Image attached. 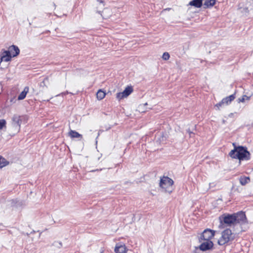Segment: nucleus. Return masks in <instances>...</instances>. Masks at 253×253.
Returning a JSON list of instances; mask_svg holds the SVG:
<instances>
[{"label":"nucleus","mask_w":253,"mask_h":253,"mask_svg":"<svg viewBox=\"0 0 253 253\" xmlns=\"http://www.w3.org/2000/svg\"><path fill=\"white\" fill-rule=\"evenodd\" d=\"M235 98V94H233L229 95V96L226 97L222 99V100L218 103L215 105V107L219 109L220 107H221L224 105H227L231 103V102Z\"/></svg>","instance_id":"nucleus-7"},{"label":"nucleus","mask_w":253,"mask_h":253,"mask_svg":"<svg viewBox=\"0 0 253 253\" xmlns=\"http://www.w3.org/2000/svg\"><path fill=\"white\" fill-rule=\"evenodd\" d=\"M187 132L189 133V136L191 137H193V136L194 135V133L193 132L191 131L190 129H187Z\"/></svg>","instance_id":"nucleus-26"},{"label":"nucleus","mask_w":253,"mask_h":253,"mask_svg":"<svg viewBox=\"0 0 253 253\" xmlns=\"http://www.w3.org/2000/svg\"><path fill=\"white\" fill-rule=\"evenodd\" d=\"M194 253H196V252L195 251V252H194Z\"/></svg>","instance_id":"nucleus-31"},{"label":"nucleus","mask_w":253,"mask_h":253,"mask_svg":"<svg viewBox=\"0 0 253 253\" xmlns=\"http://www.w3.org/2000/svg\"><path fill=\"white\" fill-rule=\"evenodd\" d=\"M126 97L125 96H124V94H122V92H119L117 94V98L119 99V100H121L124 98Z\"/></svg>","instance_id":"nucleus-25"},{"label":"nucleus","mask_w":253,"mask_h":253,"mask_svg":"<svg viewBox=\"0 0 253 253\" xmlns=\"http://www.w3.org/2000/svg\"><path fill=\"white\" fill-rule=\"evenodd\" d=\"M235 217L234 216L233 214H223L219 217L220 224L219 228L222 229L224 228L225 226H231L235 225Z\"/></svg>","instance_id":"nucleus-2"},{"label":"nucleus","mask_w":253,"mask_h":253,"mask_svg":"<svg viewBox=\"0 0 253 253\" xmlns=\"http://www.w3.org/2000/svg\"><path fill=\"white\" fill-rule=\"evenodd\" d=\"M233 145H235L234 143ZM229 155L233 159H238L240 162L241 161H248L250 159V153L248 151L246 147L234 146V149L232 150L229 153Z\"/></svg>","instance_id":"nucleus-1"},{"label":"nucleus","mask_w":253,"mask_h":253,"mask_svg":"<svg viewBox=\"0 0 253 253\" xmlns=\"http://www.w3.org/2000/svg\"><path fill=\"white\" fill-rule=\"evenodd\" d=\"M8 52L10 53V55L12 57H14L18 55L20 53V50L18 46L12 45L8 48V50H7Z\"/></svg>","instance_id":"nucleus-11"},{"label":"nucleus","mask_w":253,"mask_h":253,"mask_svg":"<svg viewBox=\"0 0 253 253\" xmlns=\"http://www.w3.org/2000/svg\"><path fill=\"white\" fill-rule=\"evenodd\" d=\"M28 91L29 87L28 86L25 87L23 91H22L19 95L18 97V100H20L24 99L25 98L26 94L28 92Z\"/></svg>","instance_id":"nucleus-15"},{"label":"nucleus","mask_w":253,"mask_h":253,"mask_svg":"<svg viewBox=\"0 0 253 253\" xmlns=\"http://www.w3.org/2000/svg\"><path fill=\"white\" fill-rule=\"evenodd\" d=\"M215 3V0H206L203 4L204 8H208L213 6Z\"/></svg>","instance_id":"nucleus-14"},{"label":"nucleus","mask_w":253,"mask_h":253,"mask_svg":"<svg viewBox=\"0 0 253 253\" xmlns=\"http://www.w3.org/2000/svg\"><path fill=\"white\" fill-rule=\"evenodd\" d=\"M209 185L210 187H214L215 185V184L214 183H210Z\"/></svg>","instance_id":"nucleus-28"},{"label":"nucleus","mask_w":253,"mask_h":253,"mask_svg":"<svg viewBox=\"0 0 253 253\" xmlns=\"http://www.w3.org/2000/svg\"><path fill=\"white\" fill-rule=\"evenodd\" d=\"M22 120L21 117L17 115H14L12 118L11 126L16 132H18L20 129Z\"/></svg>","instance_id":"nucleus-6"},{"label":"nucleus","mask_w":253,"mask_h":253,"mask_svg":"<svg viewBox=\"0 0 253 253\" xmlns=\"http://www.w3.org/2000/svg\"><path fill=\"white\" fill-rule=\"evenodd\" d=\"M173 184V181L168 176H164L161 178L159 186L162 189H165V191L170 193L172 191V186Z\"/></svg>","instance_id":"nucleus-3"},{"label":"nucleus","mask_w":253,"mask_h":253,"mask_svg":"<svg viewBox=\"0 0 253 253\" xmlns=\"http://www.w3.org/2000/svg\"><path fill=\"white\" fill-rule=\"evenodd\" d=\"M97 1H98L99 2H100V3H102L103 4V5L104 6V0H97Z\"/></svg>","instance_id":"nucleus-29"},{"label":"nucleus","mask_w":253,"mask_h":253,"mask_svg":"<svg viewBox=\"0 0 253 253\" xmlns=\"http://www.w3.org/2000/svg\"><path fill=\"white\" fill-rule=\"evenodd\" d=\"M59 244L62 246V243L61 242L59 243Z\"/></svg>","instance_id":"nucleus-30"},{"label":"nucleus","mask_w":253,"mask_h":253,"mask_svg":"<svg viewBox=\"0 0 253 253\" xmlns=\"http://www.w3.org/2000/svg\"><path fill=\"white\" fill-rule=\"evenodd\" d=\"M188 5L193 6L196 8H200L203 5V0H192L189 2Z\"/></svg>","instance_id":"nucleus-13"},{"label":"nucleus","mask_w":253,"mask_h":253,"mask_svg":"<svg viewBox=\"0 0 253 253\" xmlns=\"http://www.w3.org/2000/svg\"><path fill=\"white\" fill-rule=\"evenodd\" d=\"M169 54L167 52H164L162 56V58L163 59V60L165 61L168 60L169 58Z\"/></svg>","instance_id":"nucleus-23"},{"label":"nucleus","mask_w":253,"mask_h":253,"mask_svg":"<svg viewBox=\"0 0 253 253\" xmlns=\"http://www.w3.org/2000/svg\"><path fill=\"white\" fill-rule=\"evenodd\" d=\"M48 79L45 78L43 79V81L40 83V86L42 87H46L47 84H48Z\"/></svg>","instance_id":"nucleus-21"},{"label":"nucleus","mask_w":253,"mask_h":253,"mask_svg":"<svg viewBox=\"0 0 253 253\" xmlns=\"http://www.w3.org/2000/svg\"><path fill=\"white\" fill-rule=\"evenodd\" d=\"M8 162L3 158L0 157V169L8 165Z\"/></svg>","instance_id":"nucleus-20"},{"label":"nucleus","mask_w":253,"mask_h":253,"mask_svg":"<svg viewBox=\"0 0 253 253\" xmlns=\"http://www.w3.org/2000/svg\"><path fill=\"white\" fill-rule=\"evenodd\" d=\"M105 95L106 93L104 91L99 89L96 93V97L98 100H101L104 98Z\"/></svg>","instance_id":"nucleus-18"},{"label":"nucleus","mask_w":253,"mask_h":253,"mask_svg":"<svg viewBox=\"0 0 253 253\" xmlns=\"http://www.w3.org/2000/svg\"><path fill=\"white\" fill-rule=\"evenodd\" d=\"M250 181L249 177H241L240 178V182L242 185H245Z\"/></svg>","instance_id":"nucleus-19"},{"label":"nucleus","mask_w":253,"mask_h":253,"mask_svg":"<svg viewBox=\"0 0 253 253\" xmlns=\"http://www.w3.org/2000/svg\"><path fill=\"white\" fill-rule=\"evenodd\" d=\"M244 97H246L247 100H249L250 99V96H248L246 95H244L241 98H239L237 100L238 103L244 102L245 101Z\"/></svg>","instance_id":"nucleus-22"},{"label":"nucleus","mask_w":253,"mask_h":253,"mask_svg":"<svg viewBox=\"0 0 253 253\" xmlns=\"http://www.w3.org/2000/svg\"><path fill=\"white\" fill-rule=\"evenodd\" d=\"M114 251L116 253H126L127 248L125 244H117Z\"/></svg>","instance_id":"nucleus-12"},{"label":"nucleus","mask_w":253,"mask_h":253,"mask_svg":"<svg viewBox=\"0 0 253 253\" xmlns=\"http://www.w3.org/2000/svg\"><path fill=\"white\" fill-rule=\"evenodd\" d=\"M201 244L199 247V249L202 251H206L210 250L213 248V243L211 241H203L200 242Z\"/></svg>","instance_id":"nucleus-9"},{"label":"nucleus","mask_w":253,"mask_h":253,"mask_svg":"<svg viewBox=\"0 0 253 253\" xmlns=\"http://www.w3.org/2000/svg\"><path fill=\"white\" fill-rule=\"evenodd\" d=\"M234 236L229 229H226L221 233V237L218 241L219 245H224L229 241L233 240Z\"/></svg>","instance_id":"nucleus-4"},{"label":"nucleus","mask_w":253,"mask_h":253,"mask_svg":"<svg viewBox=\"0 0 253 253\" xmlns=\"http://www.w3.org/2000/svg\"><path fill=\"white\" fill-rule=\"evenodd\" d=\"M7 50L2 49L0 52V62H7L11 61L12 57Z\"/></svg>","instance_id":"nucleus-10"},{"label":"nucleus","mask_w":253,"mask_h":253,"mask_svg":"<svg viewBox=\"0 0 253 253\" xmlns=\"http://www.w3.org/2000/svg\"><path fill=\"white\" fill-rule=\"evenodd\" d=\"M69 135L71 138H82V135L75 130H71Z\"/></svg>","instance_id":"nucleus-16"},{"label":"nucleus","mask_w":253,"mask_h":253,"mask_svg":"<svg viewBox=\"0 0 253 253\" xmlns=\"http://www.w3.org/2000/svg\"><path fill=\"white\" fill-rule=\"evenodd\" d=\"M6 124V122L5 120H0V129H1L3 127L5 126Z\"/></svg>","instance_id":"nucleus-24"},{"label":"nucleus","mask_w":253,"mask_h":253,"mask_svg":"<svg viewBox=\"0 0 253 253\" xmlns=\"http://www.w3.org/2000/svg\"><path fill=\"white\" fill-rule=\"evenodd\" d=\"M16 100H15V97H13L12 98H11L10 99V102H12V103H14L15 102Z\"/></svg>","instance_id":"nucleus-27"},{"label":"nucleus","mask_w":253,"mask_h":253,"mask_svg":"<svg viewBox=\"0 0 253 253\" xmlns=\"http://www.w3.org/2000/svg\"><path fill=\"white\" fill-rule=\"evenodd\" d=\"M133 88L131 86H127L125 90L122 92V94L126 96L127 97L132 92Z\"/></svg>","instance_id":"nucleus-17"},{"label":"nucleus","mask_w":253,"mask_h":253,"mask_svg":"<svg viewBox=\"0 0 253 253\" xmlns=\"http://www.w3.org/2000/svg\"><path fill=\"white\" fill-rule=\"evenodd\" d=\"M233 215L236 218V225L237 224H243L246 222L247 218L244 212L239 211L237 213H233Z\"/></svg>","instance_id":"nucleus-8"},{"label":"nucleus","mask_w":253,"mask_h":253,"mask_svg":"<svg viewBox=\"0 0 253 253\" xmlns=\"http://www.w3.org/2000/svg\"><path fill=\"white\" fill-rule=\"evenodd\" d=\"M215 231L210 229H205L200 235L199 240V242H202L203 241H211L214 235Z\"/></svg>","instance_id":"nucleus-5"}]
</instances>
